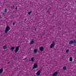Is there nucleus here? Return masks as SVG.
I'll use <instances>...</instances> for the list:
<instances>
[{
	"instance_id": "nucleus-25",
	"label": "nucleus",
	"mask_w": 76,
	"mask_h": 76,
	"mask_svg": "<svg viewBox=\"0 0 76 76\" xmlns=\"http://www.w3.org/2000/svg\"><path fill=\"white\" fill-rule=\"evenodd\" d=\"M0 19H1V16H0Z\"/></svg>"
},
{
	"instance_id": "nucleus-12",
	"label": "nucleus",
	"mask_w": 76,
	"mask_h": 76,
	"mask_svg": "<svg viewBox=\"0 0 76 76\" xmlns=\"http://www.w3.org/2000/svg\"><path fill=\"white\" fill-rule=\"evenodd\" d=\"M73 59H72V57H70L69 58V61H72Z\"/></svg>"
},
{
	"instance_id": "nucleus-11",
	"label": "nucleus",
	"mask_w": 76,
	"mask_h": 76,
	"mask_svg": "<svg viewBox=\"0 0 76 76\" xmlns=\"http://www.w3.org/2000/svg\"><path fill=\"white\" fill-rule=\"evenodd\" d=\"M34 53H37V49H34Z\"/></svg>"
},
{
	"instance_id": "nucleus-10",
	"label": "nucleus",
	"mask_w": 76,
	"mask_h": 76,
	"mask_svg": "<svg viewBox=\"0 0 76 76\" xmlns=\"http://www.w3.org/2000/svg\"><path fill=\"white\" fill-rule=\"evenodd\" d=\"M3 48L4 50H5V49L7 48V46L6 45L4 46L3 47Z\"/></svg>"
},
{
	"instance_id": "nucleus-4",
	"label": "nucleus",
	"mask_w": 76,
	"mask_h": 76,
	"mask_svg": "<svg viewBox=\"0 0 76 76\" xmlns=\"http://www.w3.org/2000/svg\"><path fill=\"white\" fill-rule=\"evenodd\" d=\"M55 45H56V44H55V43H54V42H53V43H52L50 45V48H53V47H54V46Z\"/></svg>"
},
{
	"instance_id": "nucleus-15",
	"label": "nucleus",
	"mask_w": 76,
	"mask_h": 76,
	"mask_svg": "<svg viewBox=\"0 0 76 76\" xmlns=\"http://www.w3.org/2000/svg\"><path fill=\"white\" fill-rule=\"evenodd\" d=\"M31 61H34V58H31Z\"/></svg>"
},
{
	"instance_id": "nucleus-7",
	"label": "nucleus",
	"mask_w": 76,
	"mask_h": 76,
	"mask_svg": "<svg viewBox=\"0 0 76 76\" xmlns=\"http://www.w3.org/2000/svg\"><path fill=\"white\" fill-rule=\"evenodd\" d=\"M44 47L42 46H41L39 48V50L41 51H42L44 50Z\"/></svg>"
},
{
	"instance_id": "nucleus-17",
	"label": "nucleus",
	"mask_w": 76,
	"mask_h": 76,
	"mask_svg": "<svg viewBox=\"0 0 76 76\" xmlns=\"http://www.w3.org/2000/svg\"><path fill=\"white\" fill-rule=\"evenodd\" d=\"M63 69L64 70H66V67L64 66L63 68Z\"/></svg>"
},
{
	"instance_id": "nucleus-16",
	"label": "nucleus",
	"mask_w": 76,
	"mask_h": 76,
	"mask_svg": "<svg viewBox=\"0 0 76 76\" xmlns=\"http://www.w3.org/2000/svg\"><path fill=\"white\" fill-rule=\"evenodd\" d=\"M34 43V41H32L31 42H30V44H32Z\"/></svg>"
},
{
	"instance_id": "nucleus-18",
	"label": "nucleus",
	"mask_w": 76,
	"mask_h": 76,
	"mask_svg": "<svg viewBox=\"0 0 76 76\" xmlns=\"http://www.w3.org/2000/svg\"><path fill=\"white\" fill-rule=\"evenodd\" d=\"M5 13H7V9H6L5 10Z\"/></svg>"
},
{
	"instance_id": "nucleus-21",
	"label": "nucleus",
	"mask_w": 76,
	"mask_h": 76,
	"mask_svg": "<svg viewBox=\"0 0 76 76\" xmlns=\"http://www.w3.org/2000/svg\"><path fill=\"white\" fill-rule=\"evenodd\" d=\"M26 58L23 59V60H26Z\"/></svg>"
},
{
	"instance_id": "nucleus-26",
	"label": "nucleus",
	"mask_w": 76,
	"mask_h": 76,
	"mask_svg": "<svg viewBox=\"0 0 76 76\" xmlns=\"http://www.w3.org/2000/svg\"><path fill=\"white\" fill-rule=\"evenodd\" d=\"M10 63L9 62H8V64H9Z\"/></svg>"
},
{
	"instance_id": "nucleus-3",
	"label": "nucleus",
	"mask_w": 76,
	"mask_h": 76,
	"mask_svg": "<svg viewBox=\"0 0 76 76\" xmlns=\"http://www.w3.org/2000/svg\"><path fill=\"white\" fill-rule=\"evenodd\" d=\"M73 43H74V44L76 43V41L75 40H74L73 41H71L69 42V44H72Z\"/></svg>"
},
{
	"instance_id": "nucleus-6",
	"label": "nucleus",
	"mask_w": 76,
	"mask_h": 76,
	"mask_svg": "<svg viewBox=\"0 0 76 76\" xmlns=\"http://www.w3.org/2000/svg\"><path fill=\"white\" fill-rule=\"evenodd\" d=\"M37 67H38V65H37V64H34L33 69H36V68H37Z\"/></svg>"
},
{
	"instance_id": "nucleus-24",
	"label": "nucleus",
	"mask_w": 76,
	"mask_h": 76,
	"mask_svg": "<svg viewBox=\"0 0 76 76\" xmlns=\"http://www.w3.org/2000/svg\"><path fill=\"white\" fill-rule=\"evenodd\" d=\"M34 30H35V31H37V29L35 28Z\"/></svg>"
},
{
	"instance_id": "nucleus-9",
	"label": "nucleus",
	"mask_w": 76,
	"mask_h": 76,
	"mask_svg": "<svg viewBox=\"0 0 76 76\" xmlns=\"http://www.w3.org/2000/svg\"><path fill=\"white\" fill-rule=\"evenodd\" d=\"M3 72V69L1 68L0 69V73H2Z\"/></svg>"
},
{
	"instance_id": "nucleus-23",
	"label": "nucleus",
	"mask_w": 76,
	"mask_h": 76,
	"mask_svg": "<svg viewBox=\"0 0 76 76\" xmlns=\"http://www.w3.org/2000/svg\"><path fill=\"white\" fill-rule=\"evenodd\" d=\"M26 20H27L26 18H25V21H26Z\"/></svg>"
},
{
	"instance_id": "nucleus-13",
	"label": "nucleus",
	"mask_w": 76,
	"mask_h": 76,
	"mask_svg": "<svg viewBox=\"0 0 76 76\" xmlns=\"http://www.w3.org/2000/svg\"><path fill=\"white\" fill-rule=\"evenodd\" d=\"M15 49V48L14 47H12L11 48V49L12 50V51H13V50Z\"/></svg>"
},
{
	"instance_id": "nucleus-20",
	"label": "nucleus",
	"mask_w": 76,
	"mask_h": 76,
	"mask_svg": "<svg viewBox=\"0 0 76 76\" xmlns=\"http://www.w3.org/2000/svg\"><path fill=\"white\" fill-rule=\"evenodd\" d=\"M15 23H13L12 25H15Z\"/></svg>"
},
{
	"instance_id": "nucleus-27",
	"label": "nucleus",
	"mask_w": 76,
	"mask_h": 76,
	"mask_svg": "<svg viewBox=\"0 0 76 76\" xmlns=\"http://www.w3.org/2000/svg\"><path fill=\"white\" fill-rule=\"evenodd\" d=\"M13 7H14V6H13Z\"/></svg>"
},
{
	"instance_id": "nucleus-2",
	"label": "nucleus",
	"mask_w": 76,
	"mask_h": 76,
	"mask_svg": "<svg viewBox=\"0 0 76 76\" xmlns=\"http://www.w3.org/2000/svg\"><path fill=\"white\" fill-rule=\"evenodd\" d=\"M19 47H20V46L16 47L15 50V53H18V51L19 50Z\"/></svg>"
},
{
	"instance_id": "nucleus-5",
	"label": "nucleus",
	"mask_w": 76,
	"mask_h": 76,
	"mask_svg": "<svg viewBox=\"0 0 76 76\" xmlns=\"http://www.w3.org/2000/svg\"><path fill=\"white\" fill-rule=\"evenodd\" d=\"M41 70H39L38 71H37V73L36 74L37 76H39V75H40V74H41Z\"/></svg>"
},
{
	"instance_id": "nucleus-14",
	"label": "nucleus",
	"mask_w": 76,
	"mask_h": 76,
	"mask_svg": "<svg viewBox=\"0 0 76 76\" xmlns=\"http://www.w3.org/2000/svg\"><path fill=\"white\" fill-rule=\"evenodd\" d=\"M32 13V11H31L28 12V14L29 15H30V14H31V13Z\"/></svg>"
},
{
	"instance_id": "nucleus-19",
	"label": "nucleus",
	"mask_w": 76,
	"mask_h": 76,
	"mask_svg": "<svg viewBox=\"0 0 76 76\" xmlns=\"http://www.w3.org/2000/svg\"><path fill=\"white\" fill-rule=\"evenodd\" d=\"M69 50H66V53H67L69 52Z\"/></svg>"
},
{
	"instance_id": "nucleus-8",
	"label": "nucleus",
	"mask_w": 76,
	"mask_h": 76,
	"mask_svg": "<svg viewBox=\"0 0 76 76\" xmlns=\"http://www.w3.org/2000/svg\"><path fill=\"white\" fill-rule=\"evenodd\" d=\"M57 74H58V72H55L54 73L53 75L52 76H57Z\"/></svg>"
},
{
	"instance_id": "nucleus-22",
	"label": "nucleus",
	"mask_w": 76,
	"mask_h": 76,
	"mask_svg": "<svg viewBox=\"0 0 76 76\" xmlns=\"http://www.w3.org/2000/svg\"><path fill=\"white\" fill-rule=\"evenodd\" d=\"M16 9H18V7H16L15 8Z\"/></svg>"
},
{
	"instance_id": "nucleus-1",
	"label": "nucleus",
	"mask_w": 76,
	"mask_h": 76,
	"mask_svg": "<svg viewBox=\"0 0 76 76\" xmlns=\"http://www.w3.org/2000/svg\"><path fill=\"white\" fill-rule=\"evenodd\" d=\"M10 29V26H7L5 31V33H7V32H9V31Z\"/></svg>"
}]
</instances>
